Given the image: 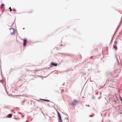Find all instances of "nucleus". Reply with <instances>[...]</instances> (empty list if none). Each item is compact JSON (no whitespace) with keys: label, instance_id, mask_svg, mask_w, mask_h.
<instances>
[{"label":"nucleus","instance_id":"obj_1","mask_svg":"<svg viewBox=\"0 0 122 122\" xmlns=\"http://www.w3.org/2000/svg\"><path fill=\"white\" fill-rule=\"evenodd\" d=\"M10 34L11 35H14V29L13 28H11L10 29Z\"/></svg>","mask_w":122,"mask_h":122},{"label":"nucleus","instance_id":"obj_2","mask_svg":"<svg viewBox=\"0 0 122 122\" xmlns=\"http://www.w3.org/2000/svg\"><path fill=\"white\" fill-rule=\"evenodd\" d=\"M57 112V113L58 114V118H59V120L61 122H62V120L61 119V116L60 115V113L58 111Z\"/></svg>","mask_w":122,"mask_h":122},{"label":"nucleus","instance_id":"obj_3","mask_svg":"<svg viewBox=\"0 0 122 122\" xmlns=\"http://www.w3.org/2000/svg\"><path fill=\"white\" fill-rule=\"evenodd\" d=\"M78 103V101L76 100H74L72 102V103L73 105H76Z\"/></svg>","mask_w":122,"mask_h":122},{"label":"nucleus","instance_id":"obj_4","mask_svg":"<svg viewBox=\"0 0 122 122\" xmlns=\"http://www.w3.org/2000/svg\"><path fill=\"white\" fill-rule=\"evenodd\" d=\"M22 40H23V41H24V42H23V45L24 46H25L26 45V43L27 42L26 39H22Z\"/></svg>","mask_w":122,"mask_h":122},{"label":"nucleus","instance_id":"obj_5","mask_svg":"<svg viewBox=\"0 0 122 122\" xmlns=\"http://www.w3.org/2000/svg\"><path fill=\"white\" fill-rule=\"evenodd\" d=\"M51 65L54 66H57V64L54 63H51Z\"/></svg>","mask_w":122,"mask_h":122},{"label":"nucleus","instance_id":"obj_6","mask_svg":"<svg viewBox=\"0 0 122 122\" xmlns=\"http://www.w3.org/2000/svg\"><path fill=\"white\" fill-rule=\"evenodd\" d=\"M12 115L11 114H9L7 116V117L9 118H10L12 117Z\"/></svg>","mask_w":122,"mask_h":122},{"label":"nucleus","instance_id":"obj_7","mask_svg":"<svg viewBox=\"0 0 122 122\" xmlns=\"http://www.w3.org/2000/svg\"><path fill=\"white\" fill-rule=\"evenodd\" d=\"M113 46H114V48L116 49V50H117V46L116 45V46L113 45Z\"/></svg>","mask_w":122,"mask_h":122},{"label":"nucleus","instance_id":"obj_8","mask_svg":"<svg viewBox=\"0 0 122 122\" xmlns=\"http://www.w3.org/2000/svg\"><path fill=\"white\" fill-rule=\"evenodd\" d=\"M5 5H4V4H1V7H1V8H2V7H3V6H4Z\"/></svg>","mask_w":122,"mask_h":122},{"label":"nucleus","instance_id":"obj_9","mask_svg":"<svg viewBox=\"0 0 122 122\" xmlns=\"http://www.w3.org/2000/svg\"><path fill=\"white\" fill-rule=\"evenodd\" d=\"M43 101H47V102H50V101L48 100L43 99Z\"/></svg>","mask_w":122,"mask_h":122},{"label":"nucleus","instance_id":"obj_10","mask_svg":"<svg viewBox=\"0 0 122 122\" xmlns=\"http://www.w3.org/2000/svg\"><path fill=\"white\" fill-rule=\"evenodd\" d=\"M13 11H14L15 12H16V10L15 9H13L12 10Z\"/></svg>","mask_w":122,"mask_h":122},{"label":"nucleus","instance_id":"obj_11","mask_svg":"<svg viewBox=\"0 0 122 122\" xmlns=\"http://www.w3.org/2000/svg\"><path fill=\"white\" fill-rule=\"evenodd\" d=\"M9 9H10V12H11L12 10V9H11V8L10 7L9 8Z\"/></svg>","mask_w":122,"mask_h":122},{"label":"nucleus","instance_id":"obj_12","mask_svg":"<svg viewBox=\"0 0 122 122\" xmlns=\"http://www.w3.org/2000/svg\"><path fill=\"white\" fill-rule=\"evenodd\" d=\"M4 81V80H2L1 81V82L2 83H3Z\"/></svg>","mask_w":122,"mask_h":122},{"label":"nucleus","instance_id":"obj_13","mask_svg":"<svg viewBox=\"0 0 122 122\" xmlns=\"http://www.w3.org/2000/svg\"><path fill=\"white\" fill-rule=\"evenodd\" d=\"M31 12V11H30V12H28V13H30Z\"/></svg>","mask_w":122,"mask_h":122},{"label":"nucleus","instance_id":"obj_14","mask_svg":"<svg viewBox=\"0 0 122 122\" xmlns=\"http://www.w3.org/2000/svg\"><path fill=\"white\" fill-rule=\"evenodd\" d=\"M120 100H121V101L122 102V98H120Z\"/></svg>","mask_w":122,"mask_h":122}]
</instances>
